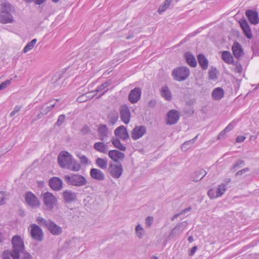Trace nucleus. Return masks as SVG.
<instances>
[{
  "instance_id": "1",
  "label": "nucleus",
  "mask_w": 259,
  "mask_h": 259,
  "mask_svg": "<svg viewBox=\"0 0 259 259\" xmlns=\"http://www.w3.org/2000/svg\"><path fill=\"white\" fill-rule=\"evenodd\" d=\"M12 249L10 252L11 256L13 259H20V253L25 250L24 241L19 235L14 236L11 239Z\"/></svg>"
},
{
  "instance_id": "2",
  "label": "nucleus",
  "mask_w": 259,
  "mask_h": 259,
  "mask_svg": "<svg viewBox=\"0 0 259 259\" xmlns=\"http://www.w3.org/2000/svg\"><path fill=\"white\" fill-rule=\"evenodd\" d=\"M64 179L68 185L74 186H82L87 183V181L83 176L77 174L65 175Z\"/></svg>"
},
{
  "instance_id": "3",
  "label": "nucleus",
  "mask_w": 259,
  "mask_h": 259,
  "mask_svg": "<svg viewBox=\"0 0 259 259\" xmlns=\"http://www.w3.org/2000/svg\"><path fill=\"white\" fill-rule=\"evenodd\" d=\"M73 158V156L69 152L62 151L58 156V163L63 168L70 169Z\"/></svg>"
},
{
  "instance_id": "4",
  "label": "nucleus",
  "mask_w": 259,
  "mask_h": 259,
  "mask_svg": "<svg viewBox=\"0 0 259 259\" xmlns=\"http://www.w3.org/2000/svg\"><path fill=\"white\" fill-rule=\"evenodd\" d=\"M41 197L43 202L49 210H52L58 204L57 198L51 192H47L42 193Z\"/></svg>"
},
{
  "instance_id": "5",
  "label": "nucleus",
  "mask_w": 259,
  "mask_h": 259,
  "mask_svg": "<svg viewBox=\"0 0 259 259\" xmlns=\"http://www.w3.org/2000/svg\"><path fill=\"white\" fill-rule=\"evenodd\" d=\"M171 74L174 79L181 81L186 80L189 77L190 70L186 67H180L174 69Z\"/></svg>"
},
{
  "instance_id": "6",
  "label": "nucleus",
  "mask_w": 259,
  "mask_h": 259,
  "mask_svg": "<svg viewBox=\"0 0 259 259\" xmlns=\"http://www.w3.org/2000/svg\"><path fill=\"white\" fill-rule=\"evenodd\" d=\"M11 7V5L9 3L4 4L3 5L2 10L0 13V22L6 24L13 22V16L9 13Z\"/></svg>"
},
{
  "instance_id": "7",
  "label": "nucleus",
  "mask_w": 259,
  "mask_h": 259,
  "mask_svg": "<svg viewBox=\"0 0 259 259\" xmlns=\"http://www.w3.org/2000/svg\"><path fill=\"white\" fill-rule=\"evenodd\" d=\"M30 233L31 237L38 241H41L44 238V232L42 229L36 224H32L30 226Z\"/></svg>"
},
{
  "instance_id": "8",
  "label": "nucleus",
  "mask_w": 259,
  "mask_h": 259,
  "mask_svg": "<svg viewBox=\"0 0 259 259\" xmlns=\"http://www.w3.org/2000/svg\"><path fill=\"white\" fill-rule=\"evenodd\" d=\"M25 198L27 204L31 207L37 208L39 206V200L32 192H27L25 195Z\"/></svg>"
},
{
  "instance_id": "9",
  "label": "nucleus",
  "mask_w": 259,
  "mask_h": 259,
  "mask_svg": "<svg viewBox=\"0 0 259 259\" xmlns=\"http://www.w3.org/2000/svg\"><path fill=\"white\" fill-rule=\"evenodd\" d=\"M187 225L188 223L186 221L178 223L169 232L167 236L168 239H171L176 235L182 233Z\"/></svg>"
},
{
  "instance_id": "10",
  "label": "nucleus",
  "mask_w": 259,
  "mask_h": 259,
  "mask_svg": "<svg viewBox=\"0 0 259 259\" xmlns=\"http://www.w3.org/2000/svg\"><path fill=\"white\" fill-rule=\"evenodd\" d=\"M97 131L99 139L102 141H105L107 140L111 132L108 129L107 126L104 124H100L98 125Z\"/></svg>"
},
{
  "instance_id": "11",
  "label": "nucleus",
  "mask_w": 259,
  "mask_h": 259,
  "mask_svg": "<svg viewBox=\"0 0 259 259\" xmlns=\"http://www.w3.org/2000/svg\"><path fill=\"white\" fill-rule=\"evenodd\" d=\"M147 132L145 126L143 125L136 126L132 130L131 137L134 140H137L142 137Z\"/></svg>"
},
{
  "instance_id": "12",
  "label": "nucleus",
  "mask_w": 259,
  "mask_h": 259,
  "mask_svg": "<svg viewBox=\"0 0 259 259\" xmlns=\"http://www.w3.org/2000/svg\"><path fill=\"white\" fill-rule=\"evenodd\" d=\"M180 119V113L176 110H171L167 113L166 124L173 125L178 122Z\"/></svg>"
},
{
  "instance_id": "13",
  "label": "nucleus",
  "mask_w": 259,
  "mask_h": 259,
  "mask_svg": "<svg viewBox=\"0 0 259 259\" xmlns=\"http://www.w3.org/2000/svg\"><path fill=\"white\" fill-rule=\"evenodd\" d=\"M120 115L121 120L125 123H129L131 119V112L126 105H123L120 108Z\"/></svg>"
},
{
  "instance_id": "14",
  "label": "nucleus",
  "mask_w": 259,
  "mask_h": 259,
  "mask_svg": "<svg viewBox=\"0 0 259 259\" xmlns=\"http://www.w3.org/2000/svg\"><path fill=\"white\" fill-rule=\"evenodd\" d=\"M114 134L118 138L123 141H126L130 139L127 130L123 125L117 127L114 131Z\"/></svg>"
},
{
  "instance_id": "15",
  "label": "nucleus",
  "mask_w": 259,
  "mask_h": 259,
  "mask_svg": "<svg viewBox=\"0 0 259 259\" xmlns=\"http://www.w3.org/2000/svg\"><path fill=\"white\" fill-rule=\"evenodd\" d=\"M109 171L111 176L115 178H119L122 175L123 168L121 164H111L109 167Z\"/></svg>"
},
{
  "instance_id": "16",
  "label": "nucleus",
  "mask_w": 259,
  "mask_h": 259,
  "mask_svg": "<svg viewBox=\"0 0 259 259\" xmlns=\"http://www.w3.org/2000/svg\"><path fill=\"white\" fill-rule=\"evenodd\" d=\"M142 91L139 88H135L130 93L128 98L132 104L137 103L140 99Z\"/></svg>"
},
{
  "instance_id": "17",
  "label": "nucleus",
  "mask_w": 259,
  "mask_h": 259,
  "mask_svg": "<svg viewBox=\"0 0 259 259\" xmlns=\"http://www.w3.org/2000/svg\"><path fill=\"white\" fill-rule=\"evenodd\" d=\"M49 186L54 191H60L62 189L63 182L58 177H53L49 180Z\"/></svg>"
},
{
  "instance_id": "18",
  "label": "nucleus",
  "mask_w": 259,
  "mask_h": 259,
  "mask_svg": "<svg viewBox=\"0 0 259 259\" xmlns=\"http://www.w3.org/2000/svg\"><path fill=\"white\" fill-rule=\"evenodd\" d=\"M239 23L241 27L244 35L249 39L252 37L251 30L246 20L244 19H241Z\"/></svg>"
},
{
  "instance_id": "19",
  "label": "nucleus",
  "mask_w": 259,
  "mask_h": 259,
  "mask_svg": "<svg viewBox=\"0 0 259 259\" xmlns=\"http://www.w3.org/2000/svg\"><path fill=\"white\" fill-rule=\"evenodd\" d=\"M108 154L112 160L116 162L119 160H123L125 157V155L123 153L116 150L108 151Z\"/></svg>"
},
{
  "instance_id": "20",
  "label": "nucleus",
  "mask_w": 259,
  "mask_h": 259,
  "mask_svg": "<svg viewBox=\"0 0 259 259\" xmlns=\"http://www.w3.org/2000/svg\"><path fill=\"white\" fill-rule=\"evenodd\" d=\"M232 50L234 57L239 59L244 54L241 45L238 42H235L232 47Z\"/></svg>"
},
{
  "instance_id": "21",
  "label": "nucleus",
  "mask_w": 259,
  "mask_h": 259,
  "mask_svg": "<svg viewBox=\"0 0 259 259\" xmlns=\"http://www.w3.org/2000/svg\"><path fill=\"white\" fill-rule=\"evenodd\" d=\"M91 178L98 181L104 180L105 177L104 173L99 169L93 168L90 170Z\"/></svg>"
},
{
  "instance_id": "22",
  "label": "nucleus",
  "mask_w": 259,
  "mask_h": 259,
  "mask_svg": "<svg viewBox=\"0 0 259 259\" xmlns=\"http://www.w3.org/2000/svg\"><path fill=\"white\" fill-rule=\"evenodd\" d=\"M245 14L250 23L254 25L258 23L259 18L257 12L252 10H248L245 12Z\"/></svg>"
},
{
  "instance_id": "23",
  "label": "nucleus",
  "mask_w": 259,
  "mask_h": 259,
  "mask_svg": "<svg viewBox=\"0 0 259 259\" xmlns=\"http://www.w3.org/2000/svg\"><path fill=\"white\" fill-rule=\"evenodd\" d=\"M49 231L53 235L58 236L62 232V229L61 227L56 224L54 222L51 221L49 225L47 228Z\"/></svg>"
},
{
  "instance_id": "24",
  "label": "nucleus",
  "mask_w": 259,
  "mask_h": 259,
  "mask_svg": "<svg viewBox=\"0 0 259 259\" xmlns=\"http://www.w3.org/2000/svg\"><path fill=\"white\" fill-rule=\"evenodd\" d=\"M225 95L224 90L221 87L215 88L211 93V98L215 101H220Z\"/></svg>"
},
{
  "instance_id": "25",
  "label": "nucleus",
  "mask_w": 259,
  "mask_h": 259,
  "mask_svg": "<svg viewBox=\"0 0 259 259\" xmlns=\"http://www.w3.org/2000/svg\"><path fill=\"white\" fill-rule=\"evenodd\" d=\"M94 148L98 152L106 154L109 151L108 143L98 142L94 144Z\"/></svg>"
},
{
  "instance_id": "26",
  "label": "nucleus",
  "mask_w": 259,
  "mask_h": 259,
  "mask_svg": "<svg viewBox=\"0 0 259 259\" xmlns=\"http://www.w3.org/2000/svg\"><path fill=\"white\" fill-rule=\"evenodd\" d=\"M63 197L66 202L69 203L76 200V195L70 190H66L63 193Z\"/></svg>"
},
{
  "instance_id": "27",
  "label": "nucleus",
  "mask_w": 259,
  "mask_h": 259,
  "mask_svg": "<svg viewBox=\"0 0 259 259\" xmlns=\"http://www.w3.org/2000/svg\"><path fill=\"white\" fill-rule=\"evenodd\" d=\"M160 94L161 96L166 101H169L172 99L171 91L167 86L161 88Z\"/></svg>"
},
{
  "instance_id": "28",
  "label": "nucleus",
  "mask_w": 259,
  "mask_h": 259,
  "mask_svg": "<svg viewBox=\"0 0 259 259\" xmlns=\"http://www.w3.org/2000/svg\"><path fill=\"white\" fill-rule=\"evenodd\" d=\"M222 59L226 63L232 64L233 63L234 59L231 53L228 51H223L222 53Z\"/></svg>"
},
{
  "instance_id": "29",
  "label": "nucleus",
  "mask_w": 259,
  "mask_h": 259,
  "mask_svg": "<svg viewBox=\"0 0 259 259\" xmlns=\"http://www.w3.org/2000/svg\"><path fill=\"white\" fill-rule=\"evenodd\" d=\"M197 59L199 64L201 68L204 70L207 69L208 66V61L204 55L199 54L197 57Z\"/></svg>"
},
{
  "instance_id": "30",
  "label": "nucleus",
  "mask_w": 259,
  "mask_h": 259,
  "mask_svg": "<svg viewBox=\"0 0 259 259\" xmlns=\"http://www.w3.org/2000/svg\"><path fill=\"white\" fill-rule=\"evenodd\" d=\"M185 58L187 63L191 67H195L197 65L196 60L194 56L189 52L185 54Z\"/></svg>"
},
{
  "instance_id": "31",
  "label": "nucleus",
  "mask_w": 259,
  "mask_h": 259,
  "mask_svg": "<svg viewBox=\"0 0 259 259\" xmlns=\"http://www.w3.org/2000/svg\"><path fill=\"white\" fill-rule=\"evenodd\" d=\"M119 117L118 113L116 111H111L108 115L107 118L109 123L111 125L114 124Z\"/></svg>"
},
{
  "instance_id": "32",
  "label": "nucleus",
  "mask_w": 259,
  "mask_h": 259,
  "mask_svg": "<svg viewBox=\"0 0 259 259\" xmlns=\"http://www.w3.org/2000/svg\"><path fill=\"white\" fill-rule=\"evenodd\" d=\"M206 174V171L203 169L198 170L195 172L192 177V179L194 182H198L201 180Z\"/></svg>"
},
{
  "instance_id": "33",
  "label": "nucleus",
  "mask_w": 259,
  "mask_h": 259,
  "mask_svg": "<svg viewBox=\"0 0 259 259\" xmlns=\"http://www.w3.org/2000/svg\"><path fill=\"white\" fill-rule=\"evenodd\" d=\"M95 163L99 167L103 169H105L107 167L108 160L106 158H98Z\"/></svg>"
},
{
  "instance_id": "34",
  "label": "nucleus",
  "mask_w": 259,
  "mask_h": 259,
  "mask_svg": "<svg viewBox=\"0 0 259 259\" xmlns=\"http://www.w3.org/2000/svg\"><path fill=\"white\" fill-rule=\"evenodd\" d=\"M119 139V138H112L111 139V142L115 148L121 151H125L126 150V147L121 143Z\"/></svg>"
},
{
  "instance_id": "35",
  "label": "nucleus",
  "mask_w": 259,
  "mask_h": 259,
  "mask_svg": "<svg viewBox=\"0 0 259 259\" xmlns=\"http://www.w3.org/2000/svg\"><path fill=\"white\" fill-rule=\"evenodd\" d=\"M135 233L138 238L141 239L144 237L145 231L142 226L139 224L135 228Z\"/></svg>"
},
{
  "instance_id": "36",
  "label": "nucleus",
  "mask_w": 259,
  "mask_h": 259,
  "mask_svg": "<svg viewBox=\"0 0 259 259\" xmlns=\"http://www.w3.org/2000/svg\"><path fill=\"white\" fill-rule=\"evenodd\" d=\"M172 0H165L164 3L159 7L158 9V12L159 14H161L169 7Z\"/></svg>"
},
{
  "instance_id": "37",
  "label": "nucleus",
  "mask_w": 259,
  "mask_h": 259,
  "mask_svg": "<svg viewBox=\"0 0 259 259\" xmlns=\"http://www.w3.org/2000/svg\"><path fill=\"white\" fill-rule=\"evenodd\" d=\"M36 222L39 226L47 228L51 221L47 220L42 217H38L36 218Z\"/></svg>"
},
{
  "instance_id": "38",
  "label": "nucleus",
  "mask_w": 259,
  "mask_h": 259,
  "mask_svg": "<svg viewBox=\"0 0 259 259\" xmlns=\"http://www.w3.org/2000/svg\"><path fill=\"white\" fill-rule=\"evenodd\" d=\"M198 135H197L193 139L185 142L181 146V149L183 151L186 150L187 149L189 148L192 144L195 142L196 140L198 137Z\"/></svg>"
},
{
  "instance_id": "39",
  "label": "nucleus",
  "mask_w": 259,
  "mask_h": 259,
  "mask_svg": "<svg viewBox=\"0 0 259 259\" xmlns=\"http://www.w3.org/2000/svg\"><path fill=\"white\" fill-rule=\"evenodd\" d=\"M227 188L226 185L224 184L220 185L218 186V188L216 190V194L217 196L218 197L222 196V195L226 191Z\"/></svg>"
},
{
  "instance_id": "40",
  "label": "nucleus",
  "mask_w": 259,
  "mask_h": 259,
  "mask_svg": "<svg viewBox=\"0 0 259 259\" xmlns=\"http://www.w3.org/2000/svg\"><path fill=\"white\" fill-rule=\"evenodd\" d=\"M37 41V39L34 38L32 39L30 42H28L26 46L24 47L23 49L24 53H26L28 52L29 51L32 49V48L34 47Z\"/></svg>"
},
{
  "instance_id": "41",
  "label": "nucleus",
  "mask_w": 259,
  "mask_h": 259,
  "mask_svg": "<svg viewBox=\"0 0 259 259\" xmlns=\"http://www.w3.org/2000/svg\"><path fill=\"white\" fill-rule=\"evenodd\" d=\"M80 167L81 166L80 164L73 158L71 168L69 169L73 171H78L80 170Z\"/></svg>"
},
{
  "instance_id": "42",
  "label": "nucleus",
  "mask_w": 259,
  "mask_h": 259,
  "mask_svg": "<svg viewBox=\"0 0 259 259\" xmlns=\"http://www.w3.org/2000/svg\"><path fill=\"white\" fill-rule=\"evenodd\" d=\"M111 80H109L105 82L103 84H102L101 85L98 87L96 90V92H100L104 90H105L106 88H107L110 84H111Z\"/></svg>"
},
{
  "instance_id": "43",
  "label": "nucleus",
  "mask_w": 259,
  "mask_h": 259,
  "mask_svg": "<svg viewBox=\"0 0 259 259\" xmlns=\"http://www.w3.org/2000/svg\"><path fill=\"white\" fill-rule=\"evenodd\" d=\"M55 106V104H50V106L44 105L42 107L41 113L45 115L50 111Z\"/></svg>"
},
{
  "instance_id": "44",
  "label": "nucleus",
  "mask_w": 259,
  "mask_h": 259,
  "mask_svg": "<svg viewBox=\"0 0 259 259\" xmlns=\"http://www.w3.org/2000/svg\"><path fill=\"white\" fill-rule=\"evenodd\" d=\"M77 157L80 159V162L82 165H87L90 162L89 159L85 155L78 154Z\"/></svg>"
},
{
  "instance_id": "45",
  "label": "nucleus",
  "mask_w": 259,
  "mask_h": 259,
  "mask_svg": "<svg viewBox=\"0 0 259 259\" xmlns=\"http://www.w3.org/2000/svg\"><path fill=\"white\" fill-rule=\"evenodd\" d=\"M154 222L153 217L149 216L145 219V226L147 228H150Z\"/></svg>"
},
{
  "instance_id": "46",
  "label": "nucleus",
  "mask_w": 259,
  "mask_h": 259,
  "mask_svg": "<svg viewBox=\"0 0 259 259\" xmlns=\"http://www.w3.org/2000/svg\"><path fill=\"white\" fill-rule=\"evenodd\" d=\"M217 71L215 69L211 68L208 72L209 78L210 79L214 80L217 78Z\"/></svg>"
},
{
  "instance_id": "47",
  "label": "nucleus",
  "mask_w": 259,
  "mask_h": 259,
  "mask_svg": "<svg viewBox=\"0 0 259 259\" xmlns=\"http://www.w3.org/2000/svg\"><path fill=\"white\" fill-rule=\"evenodd\" d=\"M207 195L210 199L218 198L216 194V190L214 189H211L209 190V191L207 192Z\"/></svg>"
},
{
  "instance_id": "48",
  "label": "nucleus",
  "mask_w": 259,
  "mask_h": 259,
  "mask_svg": "<svg viewBox=\"0 0 259 259\" xmlns=\"http://www.w3.org/2000/svg\"><path fill=\"white\" fill-rule=\"evenodd\" d=\"M244 164H245V163L243 160H239L233 165V169L234 170H236L237 168L242 167V166L244 165Z\"/></svg>"
},
{
  "instance_id": "49",
  "label": "nucleus",
  "mask_w": 259,
  "mask_h": 259,
  "mask_svg": "<svg viewBox=\"0 0 259 259\" xmlns=\"http://www.w3.org/2000/svg\"><path fill=\"white\" fill-rule=\"evenodd\" d=\"M65 118L66 116L64 114L60 115L56 123V125L58 126L61 125L64 122Z\"/></svg>"
},
{
  "instance_id": "50",
  "label": "nucleus",
  "mask_w": 259,
  "mask_h": 259,
  "mask_svg": "<svg viewBox=\"0 0 259 259\" xmlns=\"http://www.w3.org/2000/svg\"><path fill=\"white\" fill-rule=\"evenodd\" d=\"M11 83V79L7 80L4 82H2L0 84V91L3 90L6 88H7L8 86L10 85Z\"/></svg>"
},
{
  "instance_id": "51",
  "label": "nucleus",
  "mask_w": 259,
  "mask_h": 259,
  "mask_svg": "<svg viewBox=\"0 0 259 259\" xmlns=\"http://www.w3.org/2000/svg\"><path fill=\"white\" fill-rule=\"evenodd\" d=\"M6 194L3 192H0V205H2L5 203Z\"/></svg>"
},
{
  "instance_id": "52",
  "label": "nucleus",
  "mask_w": 259,
  "mask_h": 259,
  "mask_svg": "<svg viewBox=\"0 0 259 259\" xmlns=\"http://www.w3.org/2000/svg\"><path fill=\"white\" fill-rule=\"evenodd\" d=\"M81 131L84 135L88 134L91 132L90 127L88 125H84L82 128Z\"/></svg>"
},
{
  "instance_id": "53",
  "label": "nucleus",
  "mask_w": 259,
  "mask_h": 259,
  "mask_svg": "<svg viewBox=\"0 0 259 259\" xmlns=\"http://www.w3.org/2000/svg\"><path fill=\"white\" fill-rule=\"evenodd\" d=\"M21 109V107L19 106H16L13 110L10 113V116L12 117L14 116L16 113H18L20 109Z\"/></svg>"
},
{
  "instance_id": "54",
  "label": "nucleus",
  "mask_w": 259,
  "mask_h": 259,
  "mask_svg": "<svg viewBox=\"0 0 259 259\" xmlns=\"http://www.w3.org/2000/svg\"><path fill=\"white\" fill-rule=\"evenodd\" d=\"M234 125H235V122L234 121H232L231 123H230L224 130L227 132H228L230 131L231 130H232L234 128Z\"/></svg>"
},
{
  "instance_id": "55",
  "label": "nucleus",
  "mask_w": 259,
  "mask_h": 259,
  "mask_svg": "<svg viewBox=\"0 0 259 259\" xmlns=\"http://www.w3.org/2000/svg\"><path fill=\"white\" fill-rule=\"evenodd\" d=\"M23 255L22 256V259H31L32 256L29 253L26 251H23Z\"/></svg>"
},
{
  "instance_id": "56",
  "label": "nucleus",
  "mask_w": 259,
  "mask_h": 259,
  "mask_svg": "<svg viewBox=\"0 0 259 259\" xmlns=\"http://www.w3.org/2000/svg\"><path fill=\"white\" fill-rule=\"evenodd\" d=\"M249 169L247 167L243 168V169L237 171L236 174V176L242 175L243 174H244L246 172H248L249 171Z\"/></svg>"
},
{
  "instance_id": "57",
  "label": "nucleus",
  "mask_w": 259,
  "mask_h": 259,
  "mask_svg": "<svg viewBox=\"0 0 259 259\" xmlns=\"http://www.w3.org/2000/svg\"><path fill=\"white\" fill-rule=\"evenodd\" d=\"M245 139V137L243 136H238L236 139V141L237 143H241L244 141Z\"/></svg>"
},
{
  "instance_id": "58",
  "label": "nucleus",
  "mask_w": 259,
  "mask_h": 259,
  "mask_svg": "<svg viewBox=\"0 0 259 259\" xmlns=\"http://www.w3.org/2000/svg\"><path fill=\"white\" fill-rule=\"evenodd\" d=\"M227 133L226 131H225V130H224L223 131H222L220 134L219 135H218V140H220L221 139V138H223L224 137V136L225 135L226 133Z\"/></svg>"
},
{
  "instance_id": "59",
  "label": "nucleus",
  "mask_w": 259,
  "mask_h": 259,
  "mask_svg": "<svg viewBox=\"0 0 259 259\" xmlns=\"http://www.w3.org/2000/svg\"><path fill=\"white\" fill-rule=\"evenodd\" d=\"M46 0H33V2L35 3L36 5H40L44 3Z\"/></svg>"
},
{
  "instance_id": "60",
  "label": "nucleus",
  "mask_w": 259,
  "mask_h": 259,
  "mask_svg": "<svg viewBox=\"0 0 259 259\" xmlns=\"http://www.w3.org/2000/svg\"><path fill=\"white\" fill-rule=\"evenodd\" d=\"M197 246H195L194 247H193L192 248H191V252L190 253V255H192L194 254V253L196 252V250H197Z\"/></svg>"
},
{
  "instance_id": "61",
  "label": "nucleus",
  "mask_w": 259,
  "mask_h": 259,
  "mask_svg": "<svg viewBox=\"0 0 259 259\" xmlns=\"http://www.w3.org/2000/svg\"><path fill=\"white\" fill-rule=\"evenodd\" d=\"M6 239V238L5 236V235H3V234L1 233L0 234V242L1 243L3 242Z\"/></svg>"
},
{
  "instance_id": "62",
  "label": "nucleus",
  "mask_w": 259,
  "mask_h": 259,
  "mask_svg": "<svg viewBox=\"0 0 259 259\" xmlns=\"http://www.w3.org/2000/svg\"><path fill=\"white\" fill-rule=\"evenodd\" d=\"M182 215V213H181V212H180L179 213H176L171 218V221H174L176 219H177L178 217H179L180 215Z\"/></svg>"
},
{
  "instance_id": "63",
  "label": "nucleus",
  "mask_w": 259,
  "mask_h": 259,
  "mask_svg": "<svg viewBox=\"0 0 259 259\" xmlns=\"http://www.w3.org/2000/svg\"><path fill=\"white\" fill-rule=\"evenodd\" d=\"M191 209V207H188L182 211H181V213H182V214H185L186 212L190 211Z\"/></svg>"
},
{
  "instance_id": "64",
  "label": "nucleus",
  "mask_w": 259,
  "mask_h": 259,
  "mask_svg": "<svg viewBox=\"0 0 259 259\" xmlns=\"http://www.w3.org/2000/svg\"><path fill=\"white\" fill-rule=\"evenodd\" d=\"M155 101L151 100L149 102V105L150 106H153L155 105Z\"/></svg>"
}]
</instances>
